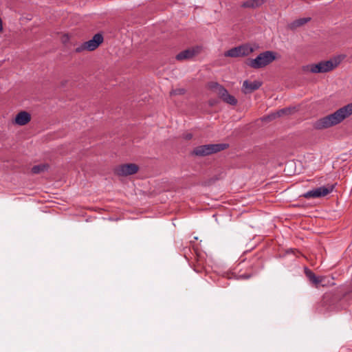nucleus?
Masks as SVG:
<instances>
[{"instance_id": "nucleus-3", "label": "nucleus", "mask_w": 352, "mask_h": 352, "mask_svg": "<svg viewBox=\"0 0 352 352\" xmlns=\"http://www.w3.org/2000/svg\"><path fill=\"white\" fill-rule=\"evenodd\" d=\"M276 53L273 51H265L261 53L255 58L249 59L247 62L248 66L253 69L265 67L276 58Z\"/></svg>"}, {"instance_id": "nucleus-17", "label": "nucleus", "mask_w": 352, "mask_h": 352, "mask_svg": "<svg viewBox=\"0 0 352 352\" xmlns=\"http://www.w3.org/2000/svg\"><path fill=\"white\" fill-rule=\"evenodd\" d=\"M264 1L265 0H248L243 3L242 7L255 8L261 6Z\"/></svg>"}, {"instance_id": "nucleus-5", "label": "nucleus", "mask_w": 352, "mask_h": 352, "mask_svg": "<svg viewBox=\"0 0 352 352\" xmlns=\"http://www.w3.org/2000/svg\"><path fill=\"white\" fill-rule=\"evenodd\" d=\"M254 51V48L250 45L245 44L233 47L224 54L225 56L237 58L248 56Z\"/></svg>"}, {"instance_id": "nucleus-6", "label": "nucleus", "mask_w": 352, "mask_h": 352, "mask_svg": "<svg viewBox=\"0 0 352 352\" xmlns=\"http://www.w3.org/2000/svg\"><path fill=\"white\" fill-rule=\"evenodd\" d=\"M333 188L334 185L328 184L324 186H320L313 190H309L305 194H303L302 196L306 199L320 198L331 193L333 190Z\"/></svg>"}, {"instance_id": "nucleus-8", "label": "nucleus", "mask_w": 352, "mask_h": 352, "mask_svg": "<svg viewBox=\"0 0 352 352\" xmlns=\"http://www.w3.org/2000/svg\"><path fill=\"white\" fill-rule=\"evenodd\" d=\"M138 166L135 164H126L118 166L115 169V173L118 176H128L136 173Z\"/></svg>"}, {"instance_id": "nucleus-22", "label": "nucleus", "mask_w": 352, "mask_h": 352, "mask_svg": "<svg viewBox=\"0 0 352 352\" xmlns=\"http://www.w3.org/2000/svg\"><path fill=\"white\" fill-rule=\"evenodd\" d=\"M184 138L186 140H190L192 138V135L191 133H186L184 135Z\"/></svg>"}, {"instance_id": "nucleus-14", "label": "nucleus", "mask_w": 352, "mask_h": 352, "mask_svg": "<svg viewBox=\"0 0 352 352\" xmlns=\"http://www.w3.org/2000/svg\"><path fill=\"white\" fill-rule=\"evenodd\" d=\"M305 273L309 282L314 285L316 287H320V283H321L320 276H317L311 270L308 268H305Z\"/></svg>"}, {"instance_id": "nucleus-19", "label": "nucleus", "mask_w": 352, "mask_h": 352, "mask_svg": "<svg viewBox=\"0 0 352 352\" xmlns=\"http://www.w3.org/2000/svg\"><path fill=\"white\" fill-rule=\"evenodd\" d=\"M321 283H320V286L327 287L329 285H333V282H331L329 278L325 276H320Z\"/></svg>"}, {"instance_id": "nucleus-10", "label": "nucleus", "mask_w": 352, "mask_h": 352, "mask_svg": "<svg viewBox=\"0 0 352 352\" xmlns=\"http://www.w3.org/2000/svg\"><path fill=\"white\" fill-rule=\"evenodd\" d=\"M199 50L198 47L185 50L176 56V59L179 61L190 59L197 55Z\"/></svg>"}, {"instance_id": "nucleus-11", "label": "nucleus", "mask_w": 352, "mask_h": 352, "mask_svg": "<svg viewBox=\"0 0 352 352\" xmlns=\"http://www.w3.org/2000/svg\"><path fill=\"white\" fill-rule=\"evenodd\" d=\"M30 114L27 111H23L19 112L16 116L14 119V123L20 126H23L28 124L30 121Z\"/></svg>"}, {"instance_id": "nucleus-1", "label": "nucleus", "mask_w": 352, "mask_h": 352, "mask_svg": "<svg viewBox=\"0 0 352 352\" xmlns=\"http://www.w3.org/2000/svg\"><path fill=\"white\" fill-rule=\"evenodd\" d=\"M352 115V102L340 108L334 113L324 116L314 123L316 129L321 130L340 124Z\"/></svg>"}, {"instance_id": "nucleus-2", "label": "nucleus", "mask_w": 352, "mask_h": 352, "mask_svg": "<svg viewBox=\"0 0 352 352\" xmlns=\"http://www.w3.org/2000/svg\"><path fill=\"white\" fill-rule=\"evenodd\" d=\"M340 60L338 58L320 61L317 64H310L304 66L303 71L309 72L313 74L327 73L336 68L340 64Z\"/></svg>"}, {"instance_id": "nucleus-13", "label": "nucleus", "mask_w": 352, "mask_h": 352, "mask_svg": "<svg viewBox=\"0 0 352 352\" xmlns=\"http://www.w3.org/2000/svg\"><path fill=\"white\" fill-rule=\"evenodd\" d=\"M211 88L216 92V94L223 101H224L227 96L230 94L223 86L217 82L212 83Z\"/></svg>"}, {"instance_id": "nucleus-9", "label": "nucleus", "mask_w": 352, "mask_h": 352, "mask_svg": "<svg viewBox=\"0 0 352 352\" xmlns=\"http://www.w3.org/2000/svg\"><path fill=\"white\" fill-rule=\"evenodd\" d=\"M262 85V82L259 80L249 81L244 80L242 86V92L245 94H250L258 89Z\"/></svg>"}, {"instance_id": "nucleus-12", "label": "nucleus", "mask_w": 352, "mask_h": 352, "mask_svg": "<svg viewBox=\"0 0 352 352\" xmlns=\"http://www.w3.org/2000/svg\"><path fill=\"white\" fill-rule=\"evenodd\" d=\"M211 88L216 92V94L223 101H224L227 96L230 94L223 86L217 82L212 83Z\"/></svg>"}, {"instance_id": "nucleus-18", "label": "nucleus", "mask_w": 352, "mask_h": 352, "mask_svg": "<svg viewBox=\"0 0 352 352\" xmlns=\"http://www.w3.org/2000/svg\"><path fill=\"white\" fill-rule=\"evenodd\" d=\"M48 167L49 166L45 164L36 165L32 168V172L34 174H38L47 170Z\"/></svg>"}, {"instance_id": "nucleus-20", "label": "nucleus", "mask_w": 352, "mask_h": 352, "mask_svg": "<svg viewBox=\"0 0 352 352\" xmlns=\"http://www.w3.org/2000/svg\"><path fill=\"white\" fill-rule=\"evenodd\" d=\"M223 102H225L229 104H231V105H236L237 103V100L234 98V96L229 94L225 98V100Z\"/></svg>"}, {"instance_id": "nucleus-16", "label": "nucleus", "mask_w": 352, "mask_h": 352, "mask_svg": "<svg viewBox=\"0 0 352 352\" xmlns=\"http://www.w3.org/2000/svg\"><path fill=\"white\" fill-rule=\"evenodd\" d=\"M310 19H311V18H309V17L301 18V19H296L289 25V28L291 30H295L297 28H299V27L305 25L307 22H309L310 21Z\"/></svg>"}, {"instance_id": "nucleus-21", "label": "nucleus", "mask_w": 352, "mask_h": 352, "mask_svg": "<svg viewBox=\"0 0 352 352\" xmlns=\"http://www.w3.org/2000/svg\"><path fill=\"white\" fill-rule=\"evenodd\" d=\"M185 93V90L184 89L179 88L176 89H173L170 91V95H182Z\"/></svg>"}, {"instance_id": "nucleus-15", "label": "nucleus", "mask_w": 352, "mask_h": 352, "mask_svg": "<svg viewBox=\"0 0 352 352\" xmlns=\"http://www.w3.org/2000/svg\"><path fill=\"white\" fill-rule=\"evenodd\" d=\"M294 111V109H291V108L282 109L276 113H272L271 115H270L267 118H266L265 119L271 120L276 118V117H281L283 115H289V114L292 113V111Z\"/></svg>"}, {"instance_id": "nucleus-7", "label": "nucleus", "mask_w": 352, "mask_h": 352, "mask_svg": "<svg viewBox=\"0 0 352 352\" xmlns=\"http://www.w3.org/2000/svg\"><path fill=\"white\" fill-rule=\"evenodd\" d=\"M103 41V37L102 34H96L94 36V37L87 41L85 42L82 45H81L80 47H78L76 49V52H80L85 50L88 51H93L96 50L100 43Z\"/></svg>"}, {"instance_id": "nucleus-4", "label": "nucleus", "mask_w": 352, "mask_h": 352, "mask_svg": "<svg viewBox=\"0 0 352 352\" xmlns=\"http://www.w3.org/2000/svg\"><path fill=\"white\" fill-rule=\"evenodd\" d=\"M228 146V145L227 144H212L199 146L193 149L192 155L198 157H204L223 151L227 148Z\"/></svg>"}, {"instance_id": "nucleus-23", "label": "nucleus", "mask_w": 352, "mask_h": 352, "mask_svg": "<svg viewBox=\"0 0 352 352\" xmlns=\"http://www.w3.org/2000/svg\"><path fill=\"white\" fill-rule=\"evenodd\" d=\"M350 296H352V292L349 294Z\"/></svg>"}]
</instances>
